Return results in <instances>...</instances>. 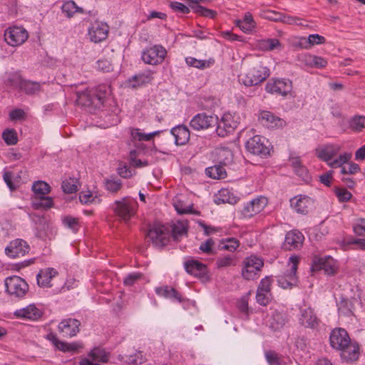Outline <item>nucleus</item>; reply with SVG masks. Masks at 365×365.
<instances>
[{"mask_svg": "<svg viewBox=\"0 0 365 365\" xmlns=\"http://www.w3.org/2000/svg\"><path fill=\"white\" fill-rule=\"evenodd\" d=\"M236 265V259L235 256L225 255L220 257L216 260V266L218 269H222Z\"/></svg>", "mask_w": 365, "mask_h": 365, "instance_id": "48", "label": "nucleus"}, {"mask_svg": "<svg viewBox=\"0 0 365 365\" xmlns=\"http://www.w3.org/2000/svg\"><path fill=\"white\" fill-rule=\"evenodd\" d=\"M304 237L297 230H292L286 234L283 248L286 250H298L302 247Z\"/></svg>", "mask_w": 365, "mask_h": 365, "instance_id": "22", "label": "nucleus"}, {"mask_svg": "<svg viewBox=\"0 0 365 365\" xmlns=\"http://www.w3.org/2000/svg\"><path fill=\"white\" fill-rule=\"evenodd\" d=\"M2 138L8 145H16L18 142L16 131L13 128H6L2 133Z\"/></svg>", "mask_w": 365, "mask_h": 365, "instance_id": "49", "label": "nucleus"}, {"mask_svg": "<svg viewBox=\"0 0 365 365\" xmlns=\"http://www.w3.org/2000/svg\"><path fill=\"white\" fill-rule=\"evenodd\" d=\"M143 277V274L140 272H133L128 274L123 279V283L126 286H132L137 281Z\"/></svg>", "mask_w": 365, "mask_h": 365, "instance_id": "58", "label": "nucleus"}, {"mask_svg": "<svg viewBox=\"0 0 365 365\" xmlns=\"http://www.w3.org/2000/svg\"><path fill=\"white\" fill-rule=\"evenodd\" d=\"M206 175L213 179H223L226 177V171L224 167L218 165L206 168Z\"/></svg>", "mask_w": 365, "mask_h": 365, "instance_id": "46", "label": "nucleus"}, {"mask_svg": "<svg viewBox=\"0 0 365 365\" xmlns=\"http://www.w3.org/2000/svg\"><path fill=\"white\" fill-rule=\"evenodd\" d=\"M269 327L277 331L282 329L287 322V317L284 313L274 311L269 319Z\"/></svg>", "mask_w": 365, "mask_h": 365, "instance_id": "32", "label": "nucleus"}, {"mask_svg": "<svg viewBox=\"0 0 365 365\" xmlns=\"http://www.w3.org/2000/svg\"><path fill=\"white\" fill-rule=\"evenodd\" d=\"M258 46L262 50L267 51L273 50L281 51L283 48L282 44L277 38L262 39L259 41Z\"/></svg>", "mask_w": 365, "mask_h": 365, "instance_id": "34", "label": "nucleus"}, {"mask_svg": "<svg viewBox=\"0 0 365 365\" xmlns=\"http://www.w3.org/2000/svg\"><path fill=\"white\" fill-rule=\"evenodd\" d=\"M235 24L237 26L246 34L252 31L256 25L252 15L250 12L245 13L244 18L237 20Z\"/></svg>", "mask_w": 365, "mask_h": 365, "instance_id": "33", "label": "nucleus"}, {"mask_svg": "<svg viewBox=\"0 0 365 365\" xmlns=\"http://www.w3.org/2000/svg\"><path fill=\"white\" fill-rule=\"evenodd\" d=\"M50 185L44 181H36L33 183L32 190L35 197L46 195L50 192Z\"/></svg>", "mask_w": 365, "mask_h": 365, "instance_id": "45", "label": "nucleus"}, {"mask_svg": "<svg viewBox=\"0 0 365 365\" xmlns=\"http://www.w3.org/2000/svg\"><path fill=\"white\" fill-rule=\"evenodd\" d=\"M61 11L68 18H71L76 13L83 14V9L77 6L73 1H65L61 6Z\"/></svg>", "mask_w": 365, "mask_h": 365, "instance_id": "36", "label": "nucleus"}, {"mask_svg": "<svg viewBox=\"0 0 365 365\" xmlns=\"http://www.w3.org/2000/svg\"><path fill=\"white\" fill-rule=\"evenodd\" d=\"M32 220L38 225L37 229L40 232H46L49 228V223L43 216L34 215Z\"/></svg>", "mask_w": 365, "mask_h": 365, "instance_id": "56", "label": "nucleus"}, {"mask_svg": "<svg viewBox=\"0 0 365 365\" xmlns=\"http://www.w3.org/2000/svg\"><path fill=\"white\" fill-rule=\"evenodd\" d=\"M29 250L30 247L25 240L16 239L6 247L5 253L10 258H16L24 256Z\"/></svg>", "mask_w": 365, "mask_h": 365, "instance_id": "16", "label": "nucleus"}, {"mask_svg": "<svg viewBox=\"0 0 365 365\" xmlns=\"http://www.w3.org/2000/svg\"><path fill=\"white\" fill-rule=\"evenodd\" d=\"M264 265L263 260L254 255L246 257L243 261L242 275L247 280H253L257 278L259 273Z\"/></svg>", "mask_w": 365, "mask_h": 365, "instance_id": "11", "label": "nucleus"}, {"mask_svg": "<svg viewBox=\"0 0 365 365\" xmlns=\"http://www.w3.org/2000/svg\"><path fill=\"white\" fill-rule=\"evenodd\" d=\"M309 49L314 45L322 44L325 42V38L319 34H310L307 37Z\"/></svg>", "mask_w": 365, "mask_h": 365, "instance_id": "61", "label": "nucleus"}, {"mask_svg": "<svg viewBox=\"0 0 365 365\" xmlns=\"http://www.w3.org/2000/svg\"><path fill=\"white\" fill-rule=\"evenodd\" d=\"M41 89V84L36 81H31L28 80H24L21 91H24L28 95H33L38 92Z\"/></svg>", "mask_w": 365, "mask_h": 365, "instance_id": "44", "label": "nucleus"}, {"mask_svg": "<svg viewBox=\"0 0 365 365\" xmlns=\"http://www.w3.org/2000/svg\"><path fill=\"white\" fill-rule=\"evenodd\" d=\"M184 267L188 274L200 279L202 281H207L209 279L207 266L197 260L190 259L185 262Z\"/></svg>", "mask_w": 365, "mask_h": 365, "instance_id": "19", "label": "nucleus"}, {"mask_svg": "<svg viewBox=\"0 0 365 365\" xmlns=\"http://www.w3.org/2000/svg\"><path fill=\"white\" fill-rule=\"evenodd\" d=\"M269 76V70L266 66L257 65L246 73L240 76V81L246 86L261 83Z\"/></svg>", "mask_w": 365, "mask_h": 365, "instance_id": "8", "label": "nucleus"}, {"mask_svg": "<svg viewBox=\"0 0 365 365\" xmlns=\"http://www.w3.org/2000/svg\"><path fill=\"white\" fill-rule=\"evenodd\" d=\"M190 9L197 14L210 19L215 18L217 12L214 10L205 8L200 4L190 5Z\"/></svg>", "mask_w": 365, "mask_h": 365, "instance_id": "47", "label": "nucleus"}, {"mask_svg": "<svg viewBox=\"0 0 365 365\" xmlns=\"http://www.w3.org/2000/svg\"><path fill=\"white\" fill-rule=\"evenodd\" d=\"M240 117L236 113L227 112L222 115L220 120H217L216 133L220 137H225L232 133L238 127Z\"/></svg>", "mask_w": 365, "mask_h": 365, "instance_id": "7", "label": "nucleus"}, {"mask_svg": "<svg viewBox=\"0 0 365 365\" xmlns=\"http://www.w3.org/2000/svg\"><path fill=\"white\" fill-rule=\"evenodd\" d=\"M88 356L91 358L93 361L106 363L108 361L109 356L108 354L105 351V349L96 347L92 349L89 354Z\"/></svg>", "mask_w": 365, "mask_h": 365, "instance_id": "40", "label": "nucleus"}, {"mask_svg": "<svg viewBox=\"0 0 365 365\" xmlns=\"http://www.w3.org/2000/svg\"><path fill=\"white\" fill-rule=\"evenodd\" d=\"M185 62L189 66L199 69H205L213 65L215 61L212 58L209 60H199L194 57L189 56L185 58Z\"/></svg>", "mask_w": 365, "mask_h": 365, "instance_id": "37", "label": "nucleus"}, {"mask_svg": "<svg viewBox=\"0 0 365 365\" xmlns=\"http://www.w3.org/2000/svg\"><path fill=\"white\" fill-rule=\"evenodd\" d=\"M299 262V257L292 255L289 258L288 266L289 269L282 274L277 276L278 285L283 289H292L298 283L297 270Z\"/></svg>", "mask_w": 365, "mask_h": 365, "instance_id": "6", "label": "nucleus"}, {"mask_svg": "<svg viewBox=\"0 0 365 365\" xmlns=\"http://www.w3.org/2000/svg\"><path fill=\"white\" fill-rule=\"evenodd\" d=\"M6 292L12 297L23 298L29 291V284L20 277L11 276L4 281Z\"/></svg>", "mask_w": 365, "mask_h": 365, "instance_id": "9", "label": "nucleus"}, {"mask_svg": "<svg viewBox=\"0 0 365 365\" xmlns=\"http://www.w3.org/2000/svg\"><path fill=\"white\" fill-rule=\"evenodd\" d=\"M267 361L269 365H283V361L274 351H268L265 353Z\"/></svg>", "mask_w": 365, "mask_h": 365, "instance_id": "53", "label": "nucleus"}, {"mask_svg": "<svg viewBox=\"0 0 365 365\" xmlns=\"http://www.w3.org/2000/svg\"><path fill=\"white\" fill-rule=\"evenodd\" d=\"M170 133L175 137V143L177 145H185L190 140V130L184 125H178L173 128Z\"/></svg>", "mask_w": 365, "mask_h": 365, "instance_id": "26", "label": "nucleus"}, {"mask_svg": "<svg viewBox=\"0 0 365 365\" xmlns=\"http://www.w3.org/2000/svg\"><path fill=\"white\" fill-rule=\"evenodd\" d=\"M217 117L205 113H197L191 119L190 126L195 130L207 129L217 123Z\"/></svg>", "mask_w": 365, "mask_h": 365, "instance_id": "18", "label": "nucleus"}, {"mask_svg": "<svg viewBox=\"0 0 365 365\" xmlns=\"http://www.w3.org/2000/svg\"><path fill=\"white\" fill-rule=\"evenodd\" d=\"M290 205L296 212L306 215L313 206V200L307 195H300L292 198Z\"/></svg>", "mask_w": 365, "mask_h": 365, "instance_id": "21", "label": "nucleus"}, {"mask_svg": "<svg viewBox=\"0 0 365 365\" xmlns=\"http://www.w3.org/2000/svg\"><path fill=\"white\" fill-rule=\"evenodd\" d=\"M256 300L262 306H267L271 300V279H262L258 286Z\"/></svg>", "mask_w": 365, "mask_h": 365, "instance_id": "20", "label": "nucleus"}, {"mask_svg": "<svg viewBox=\"0 0 365 365\" xmlns=\"http://www.w3.org/2000/svg\"><path fill=\"white\" fill-rule=\"evenodd\" d=\"M235 197L230 194L227 189L220 190L215 197V202L218 205L221 203L233 204L235 203Z\"/></svg>", "mask_w": 365, "mask_h": 365, "instance_id": "42", "label": "nucleus"}, {"mask_svg": "<svg viewBox=\"0 0 365 365\" xmlns=\"http://www.w3.org/2000/svg\"><path fill=\"white\" fill-rule=\"evenodd\" d=\"M332 348L341 351V357L346 362L355 361L359 356V347L351 342L347 331L342 328L334 329L329 336Z\"/></svg>", "mask_w": 365, "mask_h": 365, "instance_id": "1", "label": "nucleus"}, {"mask_svg": "<svg viewBox=\"0 0 365 365\" xmlns=\"http://www.w3.org/2000/svg\"><path fill=\"white\" fill-rule=\"evenodd\" d=\"M81 322L76 319H66L58 324V329L63 337H72L79 331Z\"/></svg>", "mask_w": 365, "mask_h": 365, "instance_id": "23", "label": "nucleus"}, {"mask_svg": "<svg viewBox=\"0 0 365 365\" xmlns=\"http://www.w3.org/2000/svg\"><path fill=\"white\" fill-rule=\"evenodd\" d=\"M170 6L173 10L178 11L179 13L183 14H187L190 13V11L189 7L186 6L182 3H180L178 1L170 2Z\"/></svg>", "mask_w": 365, "mask_h": 365, "instance_id": "62", "label": "nucleus"}, {"mask_svg": "<svg viewBox=\"0 0 365 365\" xmlns=\"http://www.w3.org/2000/svg\"><path fill=\"white\" fill-rule=\"evenodd\" d=\"M138 207V202L130 197H125L116 200L113 205V210L119 220L128 223L136 215Z\"/></svg>", "mask_w": 365, "mask_h": 365, "instance_id": "5", "label": "nucleus"}, {"mask_svg": "<svg viewBox=\"0 0 365 365\" xmlns=\"http://www.w3.org/2000/svg\"><path fill=\"white\" fill-rule=\"evenodd\" d=\"M247 150L256 155L266 157L269 153V141L261 135H255L246 143Z\"/></svg>", "mask_w": 365, "mask_h": 365, "instance_id": "13", "label": "nucleus"}, {"mask_svg": "<svg viewBox=\"0 0 365 365\" xmlns=\"http://www.w3.org/2000/svg\"><path fill=\"white\" fill-rule=\"evenodd\" d=\"M259 119L261 120L262 123L268 128L282 126L283 124V120L282 119L274 116L269 111H262L260 113Z\"/></svg>", "mask_w": 365, "mask_h": 365, "instance_id": "31", "label": "nucleus"}, {"mask_svg": "<svg viewBox=\"0 0 365 365\" xmlns=\"http://www.w3.org/2000/svg\"><path fill=\"white\" fill-rule=\"evenodd\" d=\"M299 322L307 328L315 329L319 326V319L317 318L314 309L307 307L300 309Z\"/></svg>", "mask_w": 365, "mask_h": 365, "instance_id": "24", "label": "nucleus"}, {"mask_svg": "<svg viewBox=\"0 0 365 365\" xmlns=\"http://www.w3.org/2000/svg\"><path fill=\"white\" fill-rule=\"evenodd\" d=\"M62 189L63 191L66 193L71 194L76 192L78 190L76 180L74 179L70 178L69 180L63 181Z\"/></svg>", "mask_w": 365, "mask_h": 365, "instance_id": "54", "label": "nucleus"}, {"mask_svg": "<svg viewBox=\"0 0 365 365\" xmlns=\"http://www.w3.org/2000/svg\"><path fill=\"white\" fill-rule=\"evenodd\" d=\"M353 230L358 236L364 235L365 234V219H358L353 226Z\"/></svg>", "mask_w": 365, "mask_h": 365, "instance_id": "60", "label": "nucleus"}, {"mask_svg": "<svg viewBox=\"0 0 365 365\" xmlns=\"http://www.w3.org/2000/svg\"><path fill=\"white\" fill-rule=\"evenodd\" d=\"M349 128L354 132H361L365 129V116L356 115L349 122Z\"/></svg>", "mask_w": 365, "mask_h": 365, "instance_id": "41", "label": "nucleus"}, {"mask_svg": "<svg viewBox=\"0 0 365 365\" xmlns=\"http://www.w3.org/2000/svg\"><path fill=\"white\" fill-rule=\"evenodd\" d=\"M109 31L108 26L103 22L96 21L88 30V36L91 41L99 43L106 40Z\"/></svg>", "mask_w": 365, "mask_h": 365, "instance_id": "17", "label": "nucleus"}, {"mask_svg": "<svg viewBox=\"0 0 365 365\" xmlns=\"http://www.w3.org/2000/svg\"><path fill=\"white\" fill-rule=\"evenodd\" d=\"M267 198L264 196L257 197L244 205L241 215L245 218H250L262 212L267 205Z\"/></svg>", "mask_w": 365, "mask_h": 365, "instance_id": "15", "label": "nucleus"}, {"mask_svg": "<svg viewBox=\"0 0 365 365\" xmlns=\"http://www.w3.org/2000/svg\"><path fill=\"white\" fill-rule=\"evenodd\" d=\"M96 68L103 72H108L112 70V65L107 59H100L96 62Z\"/></svg>", "mask_w": 365, "mask_h": 365, "instance_id": "64", "label": "nucleus"}, {"mask_svg": "<svg viewBox=\"0 0 365 365\" xmlns=\"http://www.w3.org/2000/svg\"><path fill=\"white\" fill-rule=\"evenodd\" d=\"M27 31L21 26L9 27L4 31V39L11 46L23 44L28 38Z\"/></svg>", "mask_w": 365, "mask_h": 365, "instance_id": "14", "label": "nucleus"}, {"mask_svg": "<svg viewBox=\"0 0 365 365\" xmlns=\"http://www.w3.org/2000/svg\"><path fill=\"white\" fill-rule=\"evenodd\" d=\"M58 274V272L51 267L41 269L36 275L37 284L41 287H51V281Z\"/></svg>", "mask_w": 365, "mask_h": 365, "instance_id": "27", "label": "nucleus"}, {"mask_svg": "<svg viewBox=\"0 0 365 365\" xmlns=\"http://www.w3.org/2000/svg\"><path fill=\"white\" fill-rule=\"evenodd\" d=\"M122 187V183L120 180H106V189L111 192H117Z\"/></svg>", "mask_w": 365, "mask_h": 365, "instance_id": "59", "label": "nucleus"}, {"mask_svg": "<svg viewBox=\"0 0 365 365\" xmlns=\"http://www.w3.org/2000/svg\"><path fill=\"white\" fill-rule=\"evenodd\" d=\"M334 192L339 201L341 202H348L352 197V195L349 191L342 187H336Z\"/></svg>", "mask_w": 365, "mask_h": 365, "instance_id": "55", "label": "nucleus"}, {"mask_svg": "<svg viewBox=\"0 0 365 365\" xmlns=\"http://www.w3.org/2000/svg\"><path fill=\"white\" fill-rule=\"evenodd\" d=\"M331 257L314 256L312 260V268L316 270L324 269L329 274H334L335 269L333 267L329 265V261H331Z\"/></svg>", "mask_w": 365, "mask_h": 365, "instance_id": "29", "label": "nucleus"}, {"mask_svg": "<svg viewBox=\"0 0 365 365\" xmlns=\"http://www.w3.org/2000/svg\"><path fill=\"white\" fill-rule=\"evenodd\" d=\"M14 314L19 319L36 321L41 317L43 312L35 304H31L24 308L16 309Z\"/></svg>", "mask_w": 365, "mask_h": 365, "instance_id": "25", "label": "nucleus"}, {"mask_svg": "<svg viewBox=\"0 0 365 365\" xmlns=\"http://www.w3.org/2000/svg\"><path fill=\"white\" fill-rule=\"evenodd\" d=\"M53 206V199L50 197L40 196L34 197L32 201V207L35 210L44 209L47 210Z\"/></svg>", "mask_w": 365, "mask_h": 365, "instance_id": "39", "label": "nucleus"}, {"mask_svg": "<svg viewBox=\"0 0 365 365\" xmlns=\"http://www.w3.org/2000/svg\"><path fill=\"white\" fill-rule=\"evenodd\" d=\"M161 133L160 130L154 131L148 134H145L139 128H133L131 130V136L134 140H139V141H149L154 136H156L159 135Z\"/></svg>", "mask_w": 365, "mask_h": 365, "instance_id": "43", "label": "nucleus"}, {"mask_svg": "<svg viewBox=\"0 0 365 365\" xmlns=\"http://www.w3.org/2000/svg\"><path fill=\"white\" fill-rule=\"evenodd\" d=\"M341 147L336 144H327L323 146L318 147L315 149L317 156L327 162L331 168L341 167L344 163H347L351 157L350 153H344L339 155L334 160L331 159L338 153Z\"/></svg>", "mask_w": 365, "mask_h": 365, "instance_id": "4", "label": "nucleus"}, {"mask_svg": "<svg viewBox=\"0 0 365 365\" xmlns=\"http://www.w3.org/2000/svg\"><path fill=\"white\" fill-rule=\"evenodd\" d=\"M48 339L52 341L53 344L55 345V346L59 349L60 351H62L63 352H71V351H76L79 348L81 347V346L78 343H67L64 341H59L54 335L51 334L48 336Z\"/></svg>", "mask_w": 365, "mask_h": 365, "instance_id": "30", "label": "nucleus"}, {"mask_svg": "<svg viewBox=\"0 0 365 365\" xmlns=\"http://www.w3.org/2000/svg\"><path fill=\"white\" fill-rule=\"evenodd\" d=\"M289 162L294 169V173L303 180L308 178V171L307 168L302 165L301 160L299 157H290Z\"/></svg>", "mask_w": 365, "mask_h": 365, "instance_id": "35", "label": "nucleus"}, {"mask_svg": "<svg viewBox=\"0 0 365 365\" xmlns=\"http://www.w3.org/2000/svg\"><path fill=\"white\" fill-rule=\"evenodd\" d=\"M167 56V50L159 44L147 47L143 50L141 59L145 63L152 66L161 64Z\"/></svg>", "mask_w": 365, "mask_h": 365, "instance_id": "10", "label": "nucleus"}, {"mask_svg": "<svg viewBox=\"0 0 365 365\" xmlns=\"http://www.w3.org/2000/svg\"><path fill=\"white\" fill-rule=\"evenodd\" d=\"M155 292L158 296L163 297L172 301L182 302L185 299L182 295L173 287L165 285L155 289Z\"/></svg>", "mask_w": 365, "mask_h": 365, "instance_id": "28", "label": "nucleus"}, {"mask_svg": "<svg viewBox=\"0 0 365 365\" xmlns=\"http://www.w3.org/2000/svg\"><path fill=\"white\" fill-rule=\"evenodd\" d=\"M63 224L72 230L73 232H77L79 229L78 219L72 216H66L62 219Z\"/></svg>", "mask_w": 365, "mask_h": 365, "instance_id": "51", "label": "nucleus"}, {"mask_svg": "<svg viewBox=\"0 0 365 365\" xmlns=\"http://www.w3.org/2000/svg\"><path fill=\"white\" fill-rule=\"evenodd\" d=\"M304 61L307 65L317 68H324L327 64V60H325L324 58L312 54L304 55Z\"/></svg>", "mask_w": 365, "mask_h": 365, "instance_id": "38", "label": "nucleus"}, {"mask_svg": "<svg viewBox=\"0 0 365 365\" xmlns=\"http://www.w3.org/2000/svg\"><path fill=\"white\" fill-rule=\"evenodd\" d=\"M24 80L18 73H11L7 79V84L14 88H21Z\"/></svg>", "mask_w": 365, "mask_h": 365, "instance_id": "52", "label": "nucleus"}, {"mask_svg": "<svg viewBox=\"0 0 365 365\" xmlns=\"http://www.w3.org/2000/svg\"><path fill=\"white\" fill-rule=\"evenodd\" d=\"M187 232V223L183 221H178L173 225L171 234L169 229L164 225H155L149 230L148 237L155 246L163 247L168 245L170 237H172L174 240L178 241L182 236L186 235Z\"/></svg>", "mask_w": 365, "mask_h": 365, "instance_id": "2", "label": "nucleus"}, {"mask_svg": "<svg viewBox=\"0 0 365 365\" xmlns=\"http://www.w3.org/2000/svg\"><path fill=\"white\" fill-rule=\"evenodd\" d=\"M107 90L106 86L101 85L96 90L78 91L76 92V103L81 106L100 109L105 102Z\"/></svg>", "mask_w": 365, "mask_h": 365, "instance_id": "3", "label": "nucleus"}, {"mask_svg": "<svg viewBox=\"0 0 365 365\" xmlns=\"http://www.w3.org/2000/svg\"><path fill=\"white\" fill-rule=\"evenodd\" d=\"M128 360L130 364L139 365L144 363L146 361V358L142 351H138L134 354L130 355Z\"/></svg>", "mask_w": 365, "mask_h": 365, "instance_id": "57", "label": "nucleus"}, {"mask_svg": "<svg viewBox=\"0 0 365 365\" xmlns=\"http://www.w3.org/2000/svg\"><path fill=\"white\" fill-rule=\"evenodd\" d=\"M292 88V81L288 78H272L265 86L267 93L284 97L291 94Z\"/></svg>", "mask_w": 365, "mask_h": 365, "instance_id": "12", "label": "nucleus"}, {"mask_svg": "<svg viewBox=\"0 0 365 365\" xmlns=\"http://www.w3.org/2000/svg\"><path fill=\"white\" fill-rule=\"evenodd\" d=\"M239 241L235 238H229L226 240L222 249L228 250L230 252H234L239 247Z\"/></svg>", "mask_w": 365, "mask_h": 365, "instance_id": "63", "label": "nucleus"}, {"mask_svg": "<svg viewBox=\"0 0 365 365\" xmlns=\"http://www.w3.org/2000/svg\"><path fill=\"white\" fill-rule=\"evenodd\" d=\"M260 16L263 19H268L273 21H282V14L272 10L262 11Z\"/></svg>", "mask_w": 365, "mask_h": 365, "instance_id": "50", "label": "nucleus"}]
</instances>
